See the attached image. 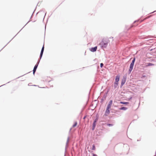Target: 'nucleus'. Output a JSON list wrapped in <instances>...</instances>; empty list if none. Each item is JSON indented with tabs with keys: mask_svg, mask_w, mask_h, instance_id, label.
Masks as SVG:
<instances>
[{
	"mask_svg": "<svg viewBox=\"0 0 156 156\" xmlns=\"http://www.w3.org/2000/svg\"><path fill=\"white\" fill-rule=\"evenodd\" d=\"M109 41L107 39H103L100 43V44L101 45V48H105L107 47Z\"/></svg>",
	"mask_w": 156,
	"mask_h": 156,
	"instance_id": "1",
	"label": "nucleus"
},
{
	"mask_svg": "<svg viewBox=\"0 0 156 156\" xmlns=\"http://www.w3.org/2000/svg\"><path fill=\"white\" fill-rule=\"evenodd\" d=\"M112 100H111L109 102V103L107 106V108H111V107L112 105Z\"/></svg>",
	"mask_w": 156,
	"mask_h": 156,
	"instance_id": "2",
	"label": "nucleus"
},
{
	"mask_svg": "<svg viewBox=\"0 0 156 156\" xmlns=\"http://www.w3.org/2000/svg\"><path fill=\"white\" fill-rule=\"evenodd\" d=\"M97 49V46H95L94 48H92L90 49V50L92 52L95 51Z\"/></svg>",
	"mask_w": 156,
	"mask_h": 156,
	"instance_id": "3",
	"label": "nucleus"
},
{
	"mask_svg": "<svg viewBox=\"0 0 156 156\" xmlns=\"http://www.w3.org/2000/svg\"><path fill=\"white\" fill-rule=\"evenodd\" d=\"M110 109V108H106V110L105 111V115H108L109 114V113H110L109 109Z\"/></svg>",
	"mask_w": 156,
	"mask_h": 156,
	"instance_id": "4",
	"label": "nucleus"
},
{
	"mask_svg": "<svg viewBox=\"0 0 156 156\" xmlns=\"http://www.w3.org/2000/svg\"><path fill=\"white\" fill-rule=\"evenodd\" d=\"M44 45H43V47L42 48V49H41V54H40V58H41V57L43 53L44 50Z\"/></svg>",
	"mask_w": 156,
	"mask_h": 156,
	"instance_id": "5",
	"label": "nucleus"
},
{
	"mask_svg": "<svg viewBox=\"0 0 156 156\" xmlns=\"http://www.w3.org/2000/svg\"><path fill=\"white\" fill-rule=\"evenodd\" d=\"M38 65H36L34 67V68L33 69V74H34L35 73V72L36 71V69Z\"/></svg>",
	"mask_w": 156,
	"mask_h": 156,
	"instance_id": "6",
	"label": "nucleus"
},
{
	"mask_svg": "<svg viewBox=\"0 0 156 156\" xmlns=\"http://www.w3.org/2000/svg\"><path fill=\"white\" fill-rule=\"evenodd\" d=\"M119 80V76H116L115 79V81L116 82H118Z\"/></svg>",
	"mask_w": 156,
	"mask_h": 156,
	"instance_id": "7",
	"label": "nucleus"
},
{
	"mask_svg": "<svg viewBox=\"0 0 156 156\" xmlns=\"http://www.w3.org/2000/svg\"><path fill=\"white\" fill-rule=\"evenodd\" d=\"M133 66L130 65L129 69V72L130 73L131 72V71L132 70V69H133Z\"/></svg>",
	"mask_w": 156,
	"mask_h": 156,
	"instance_id": "8",
	"label": "nucleus"
},
{
	"mask_svg": "<svg viewBox=\"0 0 156 156\" xmlns=\"http://www.w3.org/2000/svg\"><path fill=\"white\" fill-rule=\"evenodd\" d=\"M118 85V82H115L114 83V87L115 88H116Z\"/></svg>",
	"mask_w": 156,
	"mask_h": 156,
	"instance_id": "9",
	"label": "nucleus"
},
{
	"mask_svg": "<svg viewBox=\"0 0 156 156\" xmlns=\"http://www.w3.org/2000/svg\"><path fill=\"white\" fill-rule=\"evenodd\" d=\"M127 109V108H126V107H122L120 108V110H126Z\"/></svg>",
	"mask_w": 156,
	"mask_h": 156,
	"instance_id": "10",
	"label": "nucleus"
},
{
	"mask_svg": "<svg viewBox=\"0 0 156 156\" xmlns=\"http://www.w3.org/2000/svg\"><path fill=\"white\" fill-rule=\"evenodd\" d=\"M120 103L121 104H125V105H127L129 103L128 102H122V101L120 102Z\"/></svg>",
	"mask_w": 156,
	"mask_h": 156,
	"instance_id": "11",
	"label": "nucleus"
},
{
	"mask_svg": "<svg viewBox=\"0 0 156 156\" xmlns=\"http://www.w3.org/2000/svg\"><path fill=\"white\" fill-rule=\"evenodd\" d=\"M154 64H153L151 63H148V65L147 66H154Z\"/></svg>",
	"mask_w": 156,
	"mask_h": 156,
	"instance_id": "12",
	"label": "nucleus"
},
{
	"mask_svg": "<svg viewBox=\"0 0 156 156\" xmlns=\"http://www.w3.org/2000/svg\"><path fill=\"white\" fill-rule=\"evenodd\" d=\"M95 147L94 145L92 146V149L93 150H95Z\"/></svg>",
	"mask_w": 156,
	"mask_h": 156,
	"instance_id": "13",
	"label": "nucleus"
},
{
	"mask_svg": "<svg viewBox=\"0 0 156 156\" xmlns=\"http://www.w3.org/2000/svg\"><path fill=\"white\" fill-rule=\"evenodd\" d=\"M77 125V122H75L74 124L73 125V127H75Z\"/></svg>",
	"mask_w": 156,
	"mask_h": 156,
	"instance_id": "14",
	"label": "nucleus"
},
{
	"mask_svg": "<svg viewBox=\"0 0 156 156\" xmlns=\"http://www.w3.org/2000/svg\"><path fill=\"white\" fill-rule=\"evenodd\" d=\"M103 64L102 63H101L100 64V66L101 68L103 66Z\"/></svg>",
	"mask_w": 156,
	"mask_h": 156,
	"instance_id": "15",
	"label": "nucleus"
},
{
	"mask_svg": "<svg viewBox=\"0 0 156 156\" xmlns=\"http://www.w3.org/2000/svg\"><path fill=\"white\" fill-rule=\"evenodd\" d=\"M135 58H133V60L132 62L134 63V62H135Z\"/></svg>",
	"mask_w": 156,
	"mask_h": 156,
	"instance_id": "16",
	"label": "nucleus"
},
{
	"mask_svg": "<svg viewBox=\"0 0 156 156\" xmlns=\"http://www.w3.org/2000/svg\"><path fill=\"white\" fill-rule=\"evenodd\" d=\"M134 63L132 62L130 65L133 66L134 65Z\"/></svg>",
	"mask_w": 156,
	"mask_h": 156,
	"instance_id": "17",
	"label": "nucleus"
},
{
	"mask_svg": "<svg viewBox=\"0 0 156 156\" xmlns=\"http://www.w3.org/2000/svg\"><path fill=\"white\" fill-rule=\"evenodd\" d=\"M134 63L132 62L130 65L133 66L134 65Z\"/></svg>",
	"mask_w": 156,
	"mask_h": 156,
	"instance_id": "18",
	"label": "nucleus"
},
{
	"mask_svg": "<svg viewBox=\"0 0 156 156\" xmlns=\"http://www.w3.org/2000/svg\"><path fill=\"white\" fill-rule=\"evenodd\" d=\"M108 126H112V124H108Z\"/></svg>",
	"mask_w": 156,
	"mask_h": 156,
	"instance_id": "19",
	"label": "nucleus"
},
{
	"mask_svg": "<svg viewBox=\"0 0 156 156\" xmlns=\"http://www.w3.org/2000/svg\"><path fill=\"white\" fill-rule=\"evenodd\" d=\"M93 156H97V155L96 154H93Z\"/></svg>",
	"mask_w": 156,
	"mask_h": 156,
	"instance_id": "20",
	"label": "nucleus"
}]
</instances>
